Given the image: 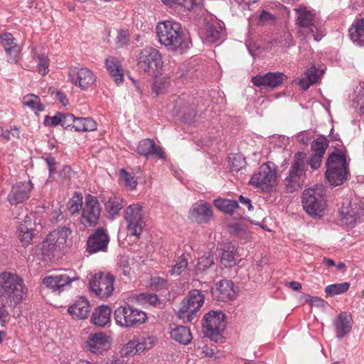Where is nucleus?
Returning a JSON list of instances; mask_svg holds the SVG:
<instances>
[{"label": "nucleus", "instance_id": "52", "mask_svg": "<svg viewBox=\"0 0 364 364\" xmlns=\"http://www.w3.org/2000/svg\"><path fill=\"white\" fill-rule=\"evenodd\" d=\"M0 324L2 327L5 326L9 320L10 314L7 309L9 304L4 303V301H0Z\"/></svg>", "mask_w": 364, "mask_h": 364}, {"label": "nucleus", "instance_id": "51", "mask_svg": "<svg viewBox=\"0 0 364 364\" xmlns=\"http://www.w3.org/2000/svg\"><path fill=\"white\" fill-rule=\"evenodd\" d=\"M275 19L274 15L263 10L259 16V24L262 26L272 25L274 23Z\"/></svg>", "mask_w": 364, "mask_h": 364}, {"label": "nucleus", "instance_id": "2", "mask_svg": "<svg viewBox=\"0 0 364 364\" xmlns=\"http://www.w3.org/2000/svg\"><path fill=\"white\" fill-rule=\"evenodd\" d=\"M156 31L159 42L168 50L182 53L188 48L183 39V32L179 23L164 21L157 23Z\"/></svg>", "mask_w": 364, "mask_h": 364}, {"label": "nucleus", "instance_id": "31", "mask_svg": "<svg viewBox=\"0 0 364 364\" xmlns=\"http://www.w3.org/2000/svg\"><path fill=\"white\" fill-rule=\"evenodd\" d=\"M102 202L104 203L106 212L112 218L119 215V212L124 207L123 198L121 196L114 194L109 196L107 200H102Z\"/></svg>", "mask_w": 364, "mask_h": 364}, {"label": "nucleus", "instance_id": "61", "mask_svg": "<svg viewBox=\"0 0 364 364\" xmlns=\"http://www.w3.org/2000/svg\"><path fill=\"white\" fill-rule=\"evenodd\" d=\"M45 161L49 168V174L50 177L51 175L55 173L56 171V161L55 158L52 156L45 158Z\"/></svg>", "mask_w": 364, "mask_h": 364}, {"label": "nucleus", "instance_id": "47", "mask_svg": "<svg viewBox=\"0 0 364 364\" xmlns=\"http://www.w3.org/2000/svg\"><path fill=\"white\" fill-rule=\"evenodd\" d=\"M23 104L32 109L43 111L44 105L41 103L40 99L37 95H29L23 97Z\"/></svg>", "mask_w": 364, "mask_h": 364}, {"label": "nucleus", "instance_id": "34", "mask_svg": "<svg viewBox=\"0 0 364 364\" xmlns=\"http://www.w3.org/2000/svg\"><path fill=\"white\" fill-rule=\"evenodd\" d=\"M170 335L173 340L183 345H188L193 338L189 328L183 326H176L171 329Z\"/></svg>", "mask_w": 364, "mask_h": 364}, {"label": "nucleus", "instance_id": "22", "mask_svg": "<svg viewBox=\"0 0 364 364\" xmlns=\"http://www.w3.org/2000/svg\"><path fill=\"white\" fill-rule=\"evenodd\" d=\"M212 294L217 301L228 302L236 298L237 291L232 281L223 279L215 284V288L212 289Z\"/></svg>", "mask_w": 364, "mask_h": 364}, {"label": "nucleus", "instance_id": "16", "mask_svg": "<svg viewBox=\"0 0 364 364\" xmlns=\"http://www.w3.org/2000/svg\"><path fill=\"white\" fill-rule=\"evenodd\" d=\"M68 77L73 85L83 90L88 89L96 81L94 73L84 67H70L68 70Z\"/></svg>", "mask_w": 364, "mask_h": 364}, {"label": "nucleus", "instance_id": "63", "mask_svg": "<svg viewBox=\"0 0 364 364\" xmlns=\"http://www.w3.org/2000/svg\"><path fill=\"white\" fill-rule=\"evenodd\" d=\"M239 200L242 205L247 206L249 210H252L253 209V206L252 205L250 199L245 198L242 196H240L239 197Z\"/></svg>", "mask_w": 364, "mask_h": 364}, {"label": "nucleus", "instance_id": "49", "mask_svg": "<svg viewBox=\"0 0 364 364\" xmlns=\"http://www.w3.org/2000/svg\"><path fill=\"white\" fill-rule=\"evenodd\" d=\"M214 264L213 255L209 254L199 258L197 268L199 270L205 271Z\"/></svg>", "mask_w": 364, "mask_h": 364}, {"label": "nucleus", "instance_id": "10", "mask_svg": "<svg viewBox=\"0 0 364 364\" xmlns=\"http://www.w3.org/2000/svg\"><path fill=\"white\" fill-rule=\"evenodd\" d=\"M226 326L225 316L221 311H211L203 317V328L206 336L218 341L222 338V332Z\"/></svg>", "mask_w": 364, "mask_h": 364}, {"label": "nucleus", "instance_id": "50", "mask_svg": "<svg viewBox=\"0 0 364 364\" xmlns=\"http://www.w3.org/2000/svg\"><path fill=\"white\" fill-rule=\"evenodd\" d=\"M121 176L125 181V186L130 190H134L137 186V181L134 179V177L125 169L121 170Z\"/></svg>", "mask_w": 364, "mask_h": 364}, {"label": "nucleus", "instance_id": "38", "mask_svg": "<svg viewBox=\"0 0 364 364\" xmlns=\"http://www.w3.org/2000/svg\"><path fill=\"white\" fill-rule=\"evenodd\" d=\"M213 203L218 209L228 214H232L239 208L238 203L235 200L218 198L214 200Z\"/></svg>", "mask_w": 364, "mask_h": 364}, {"label": "nucleus", "instance_id": "14", "mask_svg": "<svg viewBox=\"0 0 364 364\" xmlns=\"http://www.w3.org/2000/svg\"><path fill=\"white\" fill-rule=\"evenodd\" d=\"M295 11L297 14L296 24L301 28L299 32L307 37L312 36L316 41H320L322 36L318 33V28L314 23V14L304 6L295 9Z\"/></svg>", "mask_w": 364, "mask_h": 364}, {"label": "nucleus", "instance_id": "19", "mask_svg": "<svg viewBox=\"0 0 364 364\" xmlns=\"http://www.w3.org/2000/svg\"><path fill=\"white\" fill-rule=\"evenodd\" d=\"M340 215L346 225L353 228L359 218L364 215V208L358 203L346 200L340 208Z\"/></svg>", "mask_w": 364, "mask_h": 364}, {"label": "nucleus", "instance_id": "40", "mask_svg": "<svg viewBox=\"0 0 364 364\" xmlns=\"http://www.w3.org/2000/svg\"><path fill=\"white\" fill-rule=\"evenodd\" d=\"M18 238L23 247L31 245L34 234L33 230L26 226V224H21L18 228Z\"/></svg>", "mask_w": 364, "mask_h": 364}, {"label": "nucleus", "instance_id": "58", "mask_svg": "<svg viewBox=\"0 0 364 364\" xmlns=\"http://www.w3.org/2000/svg\"><path fill=\"white\" fill-rule=\"evenodd\" d=\"M61 114L58 113L55 116L49 117H46L45 119V124L47 125H50L52 127L57 126L58 124L61 125Z\"/></svg>", "mask_w": 364, "mask_h": 364}, {"label": "nucleus", "instance_id": "60", "mask_svg": "<svg viewBox=\"0 0 364 364\" xmlns=\"http://www.w3.org/2000/svg\"><path fill=\"white\" fill-rule=\"evenodd\" d=\"M245 163L244 160L241 159L240 156H235L231 161V169L232 171H240Z\"/></svg>", "mask_w": 364, "mask_h": 364}, {"label": "nucleus", "instance_id": "7", "mask_svg": "<svg viewBox=\"0 0 364 364\" xmlns=\"http://www.w3.org/2000/svg\"><path fill=\"white\" fill-rule=\"evenodd\" d=\"M163 64L161 53L153 47L144 48L137 56L138 70L151 77L161 74Z\"/></svg>", "mask_w": 364, "mask_h": 364}, {"label": "nucleus", "instance_id": "3", "mask_svg": "<svg viewBox=\"0 0 364 364\" xmlns=\"http://www.w3.org/2000/svg\"><path fill=\"white\" fill-rule=\"evenodd\" d=\"M302 206L304 211L312 218H321L327 210L326 190L323 185H316L306 189L302 193Z\"/></svg>", "mask_w": 364, "mask_h": 364}, {"label": "nucleus", "instance_id": "64", "mask_svg": "<svg viewBox=\"0 0 364 364\" xmlns=\"http://www.w3.org/2000/svg\"><path fill=\"white\" fill-rule=\"evenodd\" d=\"M72 170L71 168L68 166H64L62 168L60 175L63 178H70Z\"/></svg>", "mask_w": 364, "mask_h": 364}, {"label": "nucleus", "instance_id": "6", "mask_svg": "<svg viewBox=\"0 0 364 364\" xmlns=\"http://www.w3.org/2000/svg\"><path fill=\"white\" fill-rule=\"evenodd\" d=\"M277 166L272 161H267L252 175L250 183L264 193H269L277 186Z\"/></svg>", "mask_w": 364, "mask_h": 364}, {"label": "nucleus", "instance_id": "43", "mask_svg": "<svg viewBox=\"0 0 364 364\" xmlns=\"http://www.w3.org/2000/svg\"><path fill=\"white\" fill-rule=\"evenodd\" d=\"M350 288L349 282H343L328 285L325 288V293L330 296H334L346 292Z\"/></svg>", "mask_w": 364, "mask_h": 364}, {"label": "nucleus", "instance_id": "55", "mask_svg": "<svg viewBox=\"0 0 364 364\" xmlns=\"http://www.w3.org/2000/svg\"><path fill=\"white\" fill-rule=\"evenodd\" d=\"M48 65L49 63L47 57H39L38 64V72L41 75H45L48 72Z\"/></svg>", "mask_w": 364, "mask_h": 364}, {"label": "nucleus", "instance_id": "25", "mask_svg": "<svg viewBox=\"0 0 364 364\" xmlns=\"http://www.w3.org/2000/svg\"><path fill=\"white\" fill-rule=\"evenodd\" d=\"M72 231L68 227H60L53 230L46 237V242H49L48 245L50 246V250H55L58 248L61 250L67 243L68 237L71 235Z\"/></svg>", "mask_w": 364, "mask_h": 364}, {"label": "nucleus", "instance_id": "33", "mask_svg": "<svg viewBox=\"0 0 364 364\" xmlns=\"http://www.w3.org/2000/svg\"><path fill=\"white\" fill-rule=\"evenodd\" d=\"M1 44L4 46L6 53L14 58L20 52V46L16 43V38L9 33H4L0 36Z\"/></svg>", "mask_w": 364, "mask_h": 364}, {"label": "nucleus", "instance_id": "44", "mask_svg": "<svg viewBox=\"0 0 364 364\" xmlns=\"http://www.w3.org/2000/svg\"><path fill=\"white\" fill-rule=\"evenodd\" d=\"M136 300L143 305L149 304L155 307L161 304V300L155 294L141 293L136 296Z\"/></svg>", "mask_w": 364, "mask_h": 364}, {"label": "nucleus", "instance_id": "62", "mask_svg": "<svg viewBox=\"0 0 364 364\" xmlns=\"http://www.w3.org/2000/svg\"><path fill=\"white\" fill-rule=\"evenodd\" d=\"M55 99L63 105H66L68 103L66 95L62 91H57L55 92Z\"/></svg>", "mask_w": 364, "mask_h": 364}, {"label": "nucleus", "instance_id": "20", "mask_svg": "<svg viewBox=\"0 0 364 364\" xmlns=\"http://www.w3.org/2000/svg\"><path fill=\"white\" fill-rule=\"evenodd\" d=\"M287 77L282 73H268L264 75H257L252 77L254 85L262 88L274 89L280 86Z\"/></svg>", "mask_w": 364, "mask_h": 364}, {"label": "nucleus", "instance_id": "24", "mask_svg": "<svg viewBox=\"0 0 364 364\" xmlns=\"http://www.w3.org/2000/svg\"><path fill=\"white\" fill-rule=\"evenodd\" d=\"M212 216L210 205L202 200L193 204L189 210V218L197 223H208Z\"/></svg>", "mask_w": 364, "mask_h": 364}, {"label": "nucleus", "instance_id": "1", "mask_svg": "<svg viewBox=\"0 0 364 364\" xmlns=\"http://www.w3.org/2000/svg\"><path fill=\"white\" fill-rule=\"evenodd\" d=\"M27 287L23 279L10 272L0 273V301L16 308L27 296Z\"/></svg>", "mask_w": 364, "mask_h": 364}, {"label": "nucleus", "instance_id": "15", "mask_svg": "<svg viewBox=\"0 0 364 364\" xmlns=\"http://www.w3.org/2000/svg\"><path fill=\"white\" fill-rule=\"evenodd\" d=\"M77 280L79 277L76 274L70 272L46 277L43 279V284L53 292L60 294L70 288L73 282Z\"/></svg>", "mask_w": 364, "mask_h": 364}, {"label": "nucleus", "instance_id": "56", "mask_svg": "<svg viewBox=\"0 0 364 364\" xmlns=\"http://www.w3.org/2000/svg\"><path fill=\"white\" fill-rule=\"evenodd\" d=\"M168 87V82L166 80L161 79L154 82L153 89L157 95L161 93Z\"/></svg>", "mask_w": 364, "mask_h": 364}, {"label": "nucleus", "instance_id": "36", "mask_svg": "<svg viewBox=\"0 0 364 364\" xmlns=\"http://www.w3.org/2000/svg\"><path fill=\"white\" fill-rule=\"evenodd\" d=\"M223 26L220 23L213 21L206 26L205 38L208 41L215 43L220 39Z\"/></svg>", "mask_w": 364, "mask_h": 364}, {"label": "nucleus", "instance_id": "11", "mask_svg": "<svg viewBox=\"0 0 364 364\" xmlns=\"http://www.w3.org/2000/svg\"><path fill=\"white\" fill-rule=\"evenodd\" d=\"M114 277L109 272L95 274L89 282V289L100 299H107L114 291Z\"/></svg>", "mask_w": 364, "mask_h": 364}, {"label": "nucleus", "instance_id": "35", "mask_svg": "<svg viewBox=\"0 0 364 364\" xmlns=\"http://www.w3.org/2000/svg\"><path fill=\"white\" fill-rule=\"evenodd\" d=\"M322 72L315 66H311L304 73V77L299 80V85L304 90H307L311 85L316 83L321 75Z\"/></svg>", "mask_w": 364, "mask_h": 364}, {"label": "nucleus", "instance_id": "46", "mask_svg": "<svg viewBox=\"0 0 364 364\" xmlns=\"http://www.w3.org/2000/svg\"><path fill=\"white\" fill-rule=\"evenodd\" d=\"M187 267L188 259L186 257L183 255L178 259L176 264L172 266L169 273L173 276H179L187 269Z\"/></svg>", "mask_w": 364, "mask_h": 364}, {"label": "nucleus", "instance_id": "27", "mask_svg": "<svg viewBox=\"0 0 364 364\" xmlns=\"http://www.w3.org/2000/svg\"><path fill=\"white\" fill-rule=\"evenodd\" d=\"M68 311L73 318L85 319L90 311V302L86 298L81 296L68 308Z\"/></svg>", "mask_w": 364, "mask_h": 364}, {"label": "nucleus", "instance_id": "13", "mask_svg": "<svg viewBox=\"0 0 364 364\" xmlns=\"http://www.w3.org/2000/svg\"><path fill=\"white\" fill-rule=\"evenodd\" d=\"M102 212L100 203L95 196H85L80 223L85 227H95L100 220Z\"/></svg>", "mask_w": 364, "mask_h": 364}, {"label": "nucleus", "instance_id": "59", "mask_svg": "<svg viewBox=\"0 0 364 364\" xmlns=\"http://www.w3.org/2000/svg\"><path fill=\"white\" fill-rule=\"evenodd\" d=\"M129 37L127 33L123 30L119 31L117 37V43L119 46L122 47L128 43Z\"/></svg>", "mask_w": 364, "mask_h": 364}, {"label": "nucleus", "instance_id": "30", "mask_svg": "<svg viewBox=\"0 0 364 364\" xmlns=\"http://www.w3.org/2000/svg\"><path fill=\"white\" fill-rule=\"evenodd\" d=\"M112 309L108 306L102 305L92 312L91 321L95 326L105 327L111 321Z\"/></svg>", "mask_w": 364, "mask_h": 364}, {"label": "nucleus", "instance_id": "45", "mask_svg": "<svg viewBox=\"0 0 364 364\" xmlns=\"http://www.w3.org/2000/svg\"><path fill=\"white\" fill-rule=\"evenodd\" d=\"M83 198L82 194L78 192H75L73 198L69 200V210L70 213L74 215L78 213L80 210H82L84 205Z\"/></svg>", "mask_w": 364, "mask_h": 364}, {"label": "nucleus", "instance_id": "41", "mask_svg": "<svg viewBox=\"0 0 364 364\" xmlns=\"http://www.w3.org/2000/svg\"><path fill=\"white\" fill-rule=\"evenodd\" d=\"M220 262L225 267H230L236 264L234 246L229 245L227 247V250H223L221 255Z\"/></svg>", "mask_w": 364, "mask_h": 364}, {"label": "nucleus", "instance_id": "32", "mask_svg": "<svg viewBox=\"0 0 364 364\" xmlns=\"http://www.w3.org/2000/svg\"><path fill=\"white\" fill-rule=\"evenodd\" d=\"M350 40L360 46H364V18L357 20L348 30Z\"/></svg>", "mask_w": 364, "mask_h": 364}, {"label": "nucleus", "instance_id": "21", "mask_svg": "<svg viewBox=\"0 0 364 364\" xmlns=\"http://www.w3.org/2000/svg\"><path fill=\"white\" fill-rule=\"evenodd\" d=\"M109 243V236L102 228H97L89 236L87 241V252L94 254L97 252H105Z\"/></svg>", "mask_w": 364, "mask_h": 364}, {"label": "nucleus", "instance_id": "23", "mask_svg": "<svg viewBox=\"0 0 364 364\" xmlns=\"http://www.w3.org/2000/svg\"><path fill=\"white\" fill-rule=\"evenodd\" d=\"M110 346L109 337L102 332L90 334L86 341L87 350L94 354H102L108 350Z\"/></svg>", "mask_w": 364, "mask_h": 364}, {"label": "nucleus", "instance_id": "57", "mask_svg": "<svg viewBox=\"0 0 364 364\" xmlns=\"http://www.w3.org/2000/svg\"><path fill=\"white\" fill-rule=\"evenodd\" d=\"M119 268L124 276L129 277L131 267L129 261L126 258H122L119 262Z\"/></svg>", "mask_w": 364, "mask_h": 364}, {"label": "nucleus", "instance_id": "39", "mask_svg": "<svg viewBox=\"0 0 364 364\" xmlns=\"http://www.w3.org/2000/svg\"><path fill=\"white\" fill-rule=\"evenodd\" d=\"M97 128L96 122L90 117H76L74 129L77 132H91Z\"/></svg>", "mask_w": 364, "mask_h": 364}, {"label": "nucleus", "instance_id": "26", "mask_svg": "<svg viewBox=\"0 0 364 364\" xmlns=\"http://www.w3.org/2000/svg\"><path fill=\"white\" fill-rule=\"evenodd\" d=\"M136 151L141 156L149 157L155 156L159 159L164 157L162 149L157 146L153 139L149 138L142 139L139 142Z\"/></svg>", "mask_w": 364, "mask_h": 364}, {"label": "nucleus", "instance_id": "17", "mask_svg": "<svg viewBox=\"0 0 364 364\" xmlns=\"http://www.w3.org/2000/svg\"><path fill=\"white\" fill-rule=\"evenodd\" d=\"M154 344V338L151 336L134 338L128 341L122 348V356H134L151 349Z\"/></svg>", "mask_w": 364, "mask_h": 364}, {"label": "nucleus", "instance_id": "4", "mask_svg": "<svg viewBox=\"0 0 364 364\" xmlns=\"http://www.w3.org/2000/svg\"><path fill=\"white\" fill-rule=\"evenodd\" d=\"M326 168V177L331 186H337L343 184L347 180L349 173L348 163L345 152L335 149L328 156Z\"/></svg>", "mask_w": 364, "mask_h": 364}, {"label": "nucleus", "instance_id": "48", "mask_svg": "<svg viewBox=\"0 0 364 364\" xmlns=\"http://www.w3.org/2000/svg\"><path fill=\"white\" fill-rule=\"evenodd\" d=\"M149 285L153 289L159 291L162 289H168L169 283L166 279L155 276L151 277Z\"/></svg>", "mask_w": 364, "mask_h": 364}, {"label": "nucleus", "instance_id": "54", "mask_svg": "<svg viewBox=\"0 0 364 364\" xmlns=\"http://www.w3.org/2000/svg\"><path fill=\"white\" fill-rule=\"evenodd\" d=\"M61 126L65 129L74 128L76 117L70 113L61 114Z\"/></svg>", "mask_w": 364, "mask_h": 364}, {"label": "nucleus", "instance_id": "28", "mask_svg": "<svg viewBox=\"0 0 364 364\" xmlns=\"http://www.w3.org/2000/svg\"><path fill=\"white\" fill-rule=\"evenodd\" d=\"M105 67L117 85L123 82L124 70L117 58L109 56L105 60Z\"/></svg>", "mask_w": 364, "mask_h": 364}, {"label": "nucleus", "instance_id": "9", "mask_svg": "<svg viewBox=\"0 0 364 364\" xmlns=\"http://www.w3.org/2000/svg\"><path fill=\"white\" fill-rule=\"evenodd\" d=\"M124 220L129 234L139 237L146 225L144 205L141 203L129 205L124 210Z\"/></svg>", "mask_w": 364, "mask_h": 364}, {"label": "nucleus", "instance_id": "18", "mask_svg": "<svg viewBox=\"0 0 364 364\" xmlns=\"http://www.w3.org/2000/svg\"><path fill=\"white\" fill-rule=\"evenodd\" d=\"M33 185L31 181L18 182L14 184L7 196V200L11 205H17L26 201Z\"/></svg>", "mask_w": 364, "mask_h": 364}, {"label": "nucleus", "instance_id": "12", "mask_svg": "<svg viewBox=\"0 0 364 364\" xmlns=\"http://www.w3.org/2000/svg\"><path fill=\"white\" fill-rule=\"evenodd\" d=\"M204 303V296L200 291L193 289L189 291L181 304L178 311V316L181 319H186L191 322L195 314L201 308Z\"/></svg>", "mask_w": 364, "mask_h": 364}, {"label": "nucleus", "instance_id": "8", "mask_svg": "<svg viewBox=\"0 0 364 364\" xmlns=\"http://www.w3.org/2000/svg\"><path fill=\"white\" fill-rule=\"evenodd\" d=\"M114 318L118 326L123 328H132L144 323L147 316L146 312L127 304L115 309Z\"/></svg>", "mask_w": 364, "mask_h": 364}, {"label": "nucleus", "instance_id": "5", "mask_svg": "<svg viewBox=\"0 0 364 364\" xmlns=\"http://www.w3.org/2000/svg\"><path fill=\"white\" fill-rule=\"evenodd\" d=\"M306 153L304 151L295 153L289 168V175L284 180L287 192L293 193L304 184L306 179Z\"/></svg>", "mask_w": 364, "mask_h": 364}, {"label": "nucleus", "instance_id": "53", "mask_svg": "<svg viewBox=\"0 0 364 364\" xmlns=\"http://www.w3.org/2000/svg\"><path fill=\"white\" fill-rule=\"evenodd\" d=\"M323 157V156L320 154H312L309 159L306 157V166L309 165L314 170L318 169L321 164Z\"/></svg>", "mask_w": 364, "mask_h": 364}, {"label": "nucleus", "instance_id": "42", "mask_svg": "<svg viewBox=\"0 0 364 364\" xmlns=\"http://www.w3.org/2000/svg\"><path fill=\"white\" fill-rule=\"evenodd\" d=\"M328 147V141L326 137L321 136L314 140L311 145V149L313 154L324 155L326 149Z\"/></svg>", "mask_w": 364, "mask_h": 364}, {"label": "nucleus", "instance_id": "37", "mask_svg": "<svg viewBox=\"0 0 364 364\" xmlns=\"http://www.w3.org/2000/svg\"><path fill=\"white\" fill-rule=\"evenodd\" d=\"M162 2L170 7L183 6L191 11L203 5L204 0H161Z\"/></svg>", "mask_w": 364, "mask_h": 364}, {"label": "nucleus", "instance_id": "29", "mask_svg": "<svg viewBox=\"0 0 364 364\" xmlns=\"http://www.w3.org/2000/svg\"><path fill=\"white\" fill-rule=\"evenodd\" d=\"M333 324L337 338L341 339L350 333L352 328V319L347 313L342 312L336 318Z\"/></svg>", "mask_w": 364, "mask_h": 364}]
</instances>
